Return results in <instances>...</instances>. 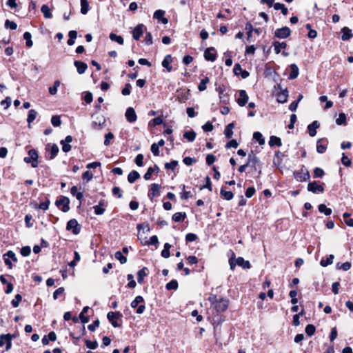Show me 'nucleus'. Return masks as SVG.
I'll use <instances>...</instances> for the list:
<instances>
[{"label":"nucleus","instance_id":"obj_1","mask_svg":"<svg viewBox=\"0 0 353 353\" xmlns=\"http://www.w3.org/2000/svg\"><path fill=\"white\" fill-rule=\"evenodd\" d=\"M232 256L229 259V263L231 270H234L235 268L236 265L239 266L243 267V268H250V263L248 261H245L243 257H238L236 260V262L234 261V258L235 254L233 252H232Z\"/></svg>","mask_w":353,"mask_h":353},{"label":"nucleus","instance_id":"obj_2","mask_svg":"<svg viewBox=\"0 0 353 353\" xmlns=\"http://www.w3.org/2000/svg\"><path fill=\"white\" fill-rule=\"evenodd\" d=\"M131 307L132 308H137L136 312L137 314H142L145 310V305L144 304V299L143 296L139 295L131 303Z\"/></svg>","mask_w":353,"mask_h":353},{"label":"nucleus","instance_id":"obj_3","mask_svg":"<svg viewBox=\"0 0 353 353\" xmlns=\"http://www.w3.org/2000/svg\"><path fill=\"white\" fill-rule=\"evenodd\" d=\"M38 157L37 151L32 149L28 152V157H26L23 160L26 163H30L32 168H37L39 165Z\"/></svg>","mask_w":353,"mask_h":353},{"label":"nucleus","instance_id":"obj_4","mask_svg":"<svg viewBox=\"0 0 353 353\" xmlns=\"http://www.w3.org/2000/svg\"><path fill=\"white\" fill-rule=\"evenodd\" d=\"M229 303V299L221 297L213 307L217 313H222L228 310Z\"/></svg>","mask_w":353,"mask_h":353},{"label":"nucleus","instance_id":"obj_5","mask_svg":"<svg viewBox=\"0 0 353 353\" xmlns=\"http://www.w3.org/2000/svg\"><path fill=\"white\" fill-rule=\"evenodd\" d=\"M107 318L114 327H119L121 324L117 323V320H121L123 314L119 311L109 312L107 314Z\"/></svg>","mask_w":353,"mask_h":353},{"label":"nucleus","instance_id":"obj_6","mask_svg":"<svg viewBox=\"0 0 353 353\" xmlns=\"http://www.w3.org/2000/svg\"><path fill=\"white\" fill-rule=\"evenodd\" d=\"M14 335L11 334H2L0 335V347L3 346V340H6V350L8 351L12 347V340L14 338Z\"/></svg>","mask_w":353,"mask_h":353},{"label":"nucleus","instance_id":"obj_7","mask_svg":"<svg viewBox=\"0 0 353 353\" xmlns=\"http://www.w3.org/2000/svg\"><path fill=\"white\" fill-rule=\"evenodd\" d=\"M307 190L313 193H321L324 191L323 184L319 182L313 181L307 185Z\"/></svg>","mask_w":353,"mask_h":353},{"label":"nucleus","instance_id":"obj_8","mask_svg":"<svg viewBox=\"0 0 353 353\" xmlns=\"http://www.w3.org/2000/svg\"><path fill=\"white\" fill-rule=\"evenodd\" d=\"M69 203V199L65 196H61L56 201L57 206L61 209L64 212H66L70 210Z\"/></svg>","mask_w":353,"mask_h":353},{"label":"nucleus","instance_id":"obj_9","mask_svg":"<svg viewBox=\"0 0 353 353\" xmlns=\"http://www.w3.org/2000/svg\"><path fill=\"white\" fill-rule=\"evenodd\" d=\"M290 29L286 26L276 29L274 33L275 37L279 39H285L288 37L290 35Z\"/></svg>","mask_w":353,"mask_h":353},{"label":"nucleus","instance_id":"obj_10","mask_svg":"<svg viewBox=\"0 0 353 353\" xmlns=\"http://www.w3.org/2000/svg\"><path fill=\"white\" fill-rule=\"evenodd\" d=\"M204 57L207 61H214L216 59V53L214 48H207L204 52Z\"/></svg>","mask_w":353,"mask_h":353},{"label":"nucleus","instance_id":"obj_11","mask_svg":"<svg viewBox=\"0 0 353 353\" xmlns=\"http://www.w3.org/2000/svg\"><path fill=\"white\" fill-rule=\"evenodd\" d=\"M145 29L143 24H139L132 30V37L134 40H139L143 34V30Z\"/></svg>","mask_w":353,"mask_h":353},{"label":"nucleus","instance_id":"obj_12","mask_svg":"<svg viewBox=\"0 0 353 353\" xmlns=\"http://www.w3.org/2000/svg\"><path fill=\"white\" fill-rule=\"evenodd\" d=\"M125 116L127 121L130 123L135 122L137 119V114L134 108L131 107L127 108Z\"/></svg>","mask_w":353,"mask_h":353},{"label":"nucleus","instance_id":"obj_13","mask_svg":"<svg viewBox=\"0 0 353 353\" xmlns=\"http://www.w3.org/2000/svg\"><path fill=\"white\" fill-rule=\"evenodd\" d=\"M295 179L298 181H307L310 179V174L309 172L307 170H301L300 172H296L294 173Z\"/></svg>","mask_w":353,"mask_h":353},{"label":"nucleus","instance_id":"obj_14","mask_svg":"<svg viewBox=\"0 0 353 353\" xmlns=\"http://www.w3.org/2000/svg\"><path fill=\"white\" fill-rule=\"evenodd\" d=\"M233 72L235 75H241L243 79H246L249 77L250 74L248 71L243 70L240 64H235Z\"/></svg>","mask_w":353,"mask_h":353},{"label":"nucleus","instance_id":"obj_15","mask_svg":"<svg viewBox=\"0 0 353 353\" xmlns=\"http://www.w3.org/2000/svg\"><path fill=\"white\" fill-rule=\"evenodd\" d=\"M161 186L157 183H152L150 185V189L148 192V197L153 199L154 197L159 195Z\"/></svg>","mask_w":353,"mask_h":353},{"label":"nucleus","instance_id":"obj_16","mask_svg":"<svg viewBox=\"0 0 353 353\" xmlns=\"http://www.w3.org/2000/svg\"><path fill=\"white\" fill-rule=\"evenodd\" d=\"M67 230H72L74 234H78L79 232L80 228L77 220H70L67 223Z\"/></svg>","mask_w":353,"mask_h":353},{"label":"nucleus","instance_id":"obj_17","mask_svg":"<svg viewBox=\"0 0 353 353\" xmlns=\"http://www.w3.org/2000/svg\"><path fill=\"white\" fill-rule=\"evenodd\" d=\"M72 141V137L70 135H68L64 140L61 141V145H62V150L64 152H68L71 150V145L70 143Z\"/></svg>","mask_w":353,"mask_h":353},{"label":"nucleus","instance_id":"obj_18","mask_svg":"<svg viewBox=\"0 0 353 353\" xmlns=\"http://www.w3.org/2000/svg\"><path fill=\"white\" fill-rule=\"evenodd\" d=\"M86 334L85 327L84 325H81V334H76V332H70V336L74 340L73 343L74 344H77V341H79L82 336Z\"/></svg>","mask_w":353,"mask_h":353},{"label":"nucleus","instance_id":"obj_19","mask_svg":"<svg viewBox=\"0 0 353 353\" xmlns=\"http://www.w3.org/2000/svg\"><path fill=\"white\" fill-rule=\"evenodd\" d=\"M149 274V270L147 267H143L137 272V281L139 283H143L144 277Z\"/></svg>","mask_w":353,"mask_h":353},{"label":"nucleus","instance_id":"obj_20","mask_svg":"<svg viewBox=\"0 0 353 353\" xmlns=\"http://www.w3.org/2000/svg\"><path fill=\"white\" fill-rule=\"evenodd\" d=\"M248 101V96L245 90H240L237 103L240 106H244Z\"/></svg>","mask_w":353,"mask_h":353},{"label":"nucleus","instance_id":"obj_21","mask_svg":"<svg viewBox=\"0 0 353 353\" xmlns=\"http://www.w3.org/2000/svg\"><path fill=\"white\" fill-rule=\"evenodd\" d=\"M57 340V334L54 332L52 331L48 334L45 335L42 339V343L43 345H46L50 341H55Z\"/></svg>","mask_w":353,"mask_h":353},{"label":"nucleus","instance_id":"obj_22","mask_svg":"<svg viewBox=\"0 0 353 353\" xmlns=\"http://www.w3.org/2000/svg\"><path fill=\"white\" fill-rule=\"evenodd\" d=\"M74 65L77 68V72L79 74L85 73L88 68L87 64L81 61H75L74 62Z\"/></svg>","mask_w":353,"mask_h":353},{"label":"nucleus","instance_id":"obj_23","mask_svg":"<svg viewBox=\"0 0 353 353\" xmlns=\"http://www.w3.org/2000/svg\"><path fill=\"white\" fill-rule=\"evenodd\" d=\"M165 11L162 10H157L154 13V18L161 21L163 24H167L168 20L164 17Z\"/></svg>","mask_w":353,"mask_h":353},{"label":"nucleus","instance_id":"obj_24","mask_svg":"<svg viewBox=\"0 0 353 353\" xmlns=\"http://www.w3.org/2000/svg\"><path fill=\"white\" fill-rule=\"evenodd\" d=\"M319 128V123L317 121H313L307 126L308 134L310 137H314L316 134V129Z\"/></svg>","mask_w":353,"mask_h":353},{"label":"nucleus","instance_id":"obj_25","mask_svg":"<svg viewBox=\"0 0 353 353\" xmlns=\"http://www.w3.org/2000/svg\"><path fill=\"white\" fill-rule=\"evenodd\" d=\"M274 50L276 54H279L282 50H284L287 47L285 42L274 41L272 43Z\"/></svg>","mask_w":353,"mask_h":353},{"label":"nucleus","instance_id":"obj_26","mask_svg":"<svg viewBox=\"0 0 353 353\" xmlns=\"http://www.w3.org/2000/svg\"><path fill=\"white\" fill-rule=\"evenodd\" d=\"M172 61V57L170 54L166 55L162 61V66L166 68L168 72H171L172 70V66H170V63Z\"/></svg>","mask_w":353,"mask_h":353},{"label":"nucleus","instance_id":"obj_27","mask_svg":"<svg viewBox=\"0 0 353 353\" xmlns=\"http://www.w3.org/2000/svg\"><path fill=\"white\" fill-rule=\"evenodd\" d=\"M288 97V92L287 90L281 91L277 94V101L283 103L287 101Z\"/></svg>","mask_w":353,"mask_h":353},{"label":"nucleus","instance_id":"obj_28","mask_svg":"<svg viewBox=\"0 0 353 353\" xmlns=\"http://www.w3.org/2000/svg\"><path fill=\"white\" fill-rule=\"evenodd\" d=\"M341 32L343 33L341 39L343 41L349 40L353 36L351 30L347 27L343 28Z\"/></svg>","mask_w":353,"mask_h":353},{"label":"nucleus","instance_id":"obj_29","mask_svg":"<svg viewBox=\"0 0 353 353\" xmlns=\"http://www.w3.org/2000/svg\"><path fill=\"white\" fill-rule=\"evenodd\" d=\"M172 220L175 222H181L186 218L185 212H176L172 215Z\"/></svg>","mask_w":353,"mask_h":353},{"label":"nucleus","instance_id":"obj_30","mask_svg":"<svg viewBox=\"0 0 353 353\" xmlns=\"http://www.w3.org/2000/svg\"><path fill=\"white\" fill-rule=\"evenodd\" d=\"M291 73L289 78L290 79H296L299 75V68L295 63L290 65Z\"/></svg>","mask_w":353,"mask_h":353},{"label":"nucleus","instance_id":"obj_31","mask_svg":"<svg viewBox=\"0 0 353 353\" xmlns=\"http://www.w3.org/2000/svg\"><path fill=\"white\" fill-rule=\"evenodd\" d=\"M41 11L46 19H51L52 17L51 10L47 5H43L41 6Z\"/></svg>","mask_w":353,"mask_h":353},{"label":"nucleus","instance_id":"obj_32","mask_svg":"<svg viewBox=\"0 0 353 353\" xmlns=\"http://www.w3.org/2000/svg\"><path fill=\"white\" fill-rule=\"evenodd\" d=\"M234 128V125L233 123H229L225 128L224 134L228 138L230 139L232 137L233 134V129Z\"/></svg>","mask_w":353,"mask_h":353},{"label":"nucleus","instance_id":"obj_33","mask_svg":"<svg viewBox=\"0 0 353 353\" xmlns=\"http://www.w3.org/2000/svg\"><path fill=\"white\" fill-rule=\"evenodd\" d=\"M140 178V174L138 172L133 170L130 172L128 176V181L129 183H132L138 179Z\"/></svg>","mask_w":353,"mask_h":353},{"label":"nucleus","instance_id":"obj_34","mask_svg":"<svg viewBox=\"0 0 353 353\" xmlns=\"http://www.w3.org/2000/svg\"><path fill=\"white\" fill-rule=\"evenodd\" d=\"M70 193L73 195V196H75L77 199H78L79 201H81L83 197V194L81 192H79L78 191V188L77 186H72L70 189Z\"/></svg>","mask_w":353,"mask_h":353},{"label":"nucleus","instance_id":"obj_35","mask_svg":"<svg viewBox=\"0 0 353 353\" xmlns=\"http://www.w3.org/2000/svg\"><path fill=\"white\" fill-rule=\"evenodd\" d=\"M48 147L50 148V159H53L59 152V147L56 144L48 145Z\"/></svg>","mask_w":353,"mask_h":353},{"label":"nucleus","instance_id":"obj_36","mask_svg":"<svg viewBox=\"0 0 353 353\" xmlns=\"http://www.w3.org/2000/svg\"><path fill=\"white\" fill-rule=\"evenodd\" d=\"M269 145L270 146L276 145V146L280 147L282 145L281 140L280 138H279L277 137L271 136L270 139V141H269Z\"/></svg>","mask_w":353,"mask_h":353},{"label":"nucleus","instance_id":"obj_37","mask_svg":"<svg viewBox=\"0 0 353 353\" xmlns=\"http://www.w3.org/2000/svg\"><path fill=\"white\" fill-rule=\"evenodd\" d=\"M90 6L87 0H81V12L83 14H86L89 11Z\"/></svg>","mask_w":353,"mask_h":353},{"label":"nucleus","instance_id":"obj_38","mask_svg":"<svg viewBox=\"0 0 353 353\" xmlns=\"http://www.w3.org/2000/svg\"><path fill=\"white\" fill-rule=\"evenodd\" d=\"M334 256L333 254H330L327 259H322L320 261V265L322 267H326L329 265H331L333 263V259Z\"/></svg>","mask_w":353,"mask_h":353},{"label":"nucleus","instance_id":"obj_39","mask_svg":"<svg viewBox=\"0 0 353 353\" xmlns=\"http://www.w3.org/2000/svg\"><path fill=\"white\" fill-rule=\"evenodd\" d=\"M196 135V134L194 131L190 130L184 132L183 137L188 140L189 141L192 142L194 141Z\"/></svg>","mask_w":353,"mask_h":353},{"label":"nucleus","instance_id":"obj_40","mask_svg":"<svg viewBox=\"0 0 353 353\" xmlns=\"http://www.w3.org/2000/svg\"><path fill=\"white\" fill-rule=\"evenodd\" d=\"M179 287V284H178V282L175 279H172L171 280L170 282H168L166 285H165V288L168 290H177Z\"/></svg>","mask_w":353,"mask_h":353},{"label":"nucleus","instance_id":"obj_41","mask_svg":"<svg viewBox=\"0 0 353 353\" xmlns=\"http://www.w3.org/2000/svg\"><path fill=\"white\" fill-rule=\"evenodd\" d=\"M319 211L321 213H323L325 215L328 216L332 214V209L327 208V206L325 204H320L318 207Z\"/></svg>","mask_w":353,"mask_h":353},{"label":"nucleus","instance_id":"obj_42","mask_svg":"<svg viewBox=\"0 0 353 353\" xmlns=\"http://www.w3.org/2000/svg\"><path fill=\"white\" fill-rule=\"evenodd\" d=\"M110 39L111 41L117 42L120 45H123L124 43L123 37L121 36L117 35L114 33H110Z\"/></svg>","mask_w":353,"mask_h":353},{"label":"nucleus","instance_id":"obj_43","mask_svg":"<svg viewBox=\"0 0 353 353\" xmlns=\"http://www.w3.org/2000/svg\"><path fill=\"white\" fill-rule=\"evenodd\" d=\"M253 139L258 141L259 145H263L265 143V139L263 137V135L259 132H255L253 134Z\"/></svg>","mask_w":353,"mask_h":353},{"label":"nucleus","instance_id":"obj_44","mask_svg":"<svg viewBox=\"0 0 353 353\" xmlns=\"http://www.w3.org/2000/svg\"><path fill=\"white\" fill-rule=\"evenodd\" d=\"M221 195L228 201L231 200L234 196V194L231 191H227L223 188L221 190Z\"/></svg>","mask_w":353,"mask_h":353},{"label":"nucleus","instance_id":"obj_45","mask_svg":"<svg viewBox=\"0 0 353 353\" xmlns=\"http://www.w3.org/2000/svg\"><path fill=\"white\" fill-rule=\"evenodd\" d=\"M37 115V112L35 110H30L28 112V115L27 118V121L30 125L35 119Z\"/></svg>","mask_w":353,"mask_h":353},{"label":"nucleus","instance_id":"obj_46","mask_svg":"<svg viewBox=\"0 0 353 353\" xmlns=\"http://www.w3.org/2000/svg\"><path fill=\"white\" fill-rule=\"evenodd\" d=\"M164 249L161 251V256L163 258H169L170 256V249L172 247L171 244H164Z\"/></svg>","mask_w":353,"mask_h":353},{"label":"nucleus","instance_id":"obj_47","mask_svg":"<svg viewBox=\"0 0 353 353\" xmlns=\"http://www.w3.org/2000/svg\"><path fill=\"white\" fill-rule=\"evenodd\" d=\"M258 161H259V159L254 154H252L248 155V162H247L248 165L255 166L256 164L258 163Z\"/></svg>","mask_w":353,"mask_h":353},{"label":"nucleus","instance_id":"obj_48","mask_svg":"<svg viewBox=\"0 0 353 353\" xmlns=\"http://www.w3.org/2000/svg\"><path fill=\"white\" fill-rule=\"evenodd\" d=\"M93 208L94 210V213L97 215L103 214L105 212V208L103 207L102 202H100L99 205H94Z\"/></svg>","mask_w":353,"mask_h":353},{"label":"nucleus","instance_id":"obj_49","mask_svg":"<svg viewBox=\"0 0 353 353\" xmlns=\"http://www.w3.org/2000/svg\"><path fill=\"white\" fill-rule=\"evenodd\" d=\"M60 84L61 82L59 80L55 81L54 85L49 88V93L52 95L56 94Z\"/></svg>","mask_w":353,"mask_h":353},{"label":"nucleus","instance_id":"obj_50","mask_svg":"<svg viewBox=\"0 0 353 353\" xmlns=\"http://www.w3.org/2000/svg\"><path fill=\"white\" fill-rule=\"evenodd\" d=\"M105 123V119L101 117L99 119V121H94L92 122V128L99 130L102 128V125Z\"/></svg>","mask_w":353,"mask_h":353},{"label":"nucleus","instance_id":"obj_51","mask_svg":"<svg viewBox=\"0 0 353 353\" xmlns=\"http://www.w3.org/2000/svg\"><path fill=\"white\" fill-rule=\"evenodd\" d=\"M305 331V333L307 335L311 336L314 334L315 331H316V327L312 324H308L307 325H306Z\"/></svg>","mask_w":353,"mask_h":353},{"label":"nucleus","instance_id":"obj_52","mask_svg":"<svg viewBox=\"0 0 353 353\" xmlns=\"http://www.w3.org/2000/svg\"><path fill=\"white\" fill-rule=\"evenodd\" d=\"M343 217L345 224L350 227H353V219L350 218V214L347 212H345L343 214Z\"/></svg>","mask_w":353,"mask_h":353},{"label":"nucleus","instance_id":"obj_53","mask_svg":"<svg viewBox=\"0 0 353 353\" xmlns=\"http://www.w3.org/2000/svg\"><path fill=\"white\" fill-rule=\"evenodd\" d=\"M209 81H210V79L207 77H205L204 79H203L198 85L199 90V91L205 90L206 89V85H207V83H209Z\"/></svg>","mask_w":353,"mask_h":353},{"label":"nucleus","instance_id":"obj_54","mask_svg":"<svg viewBox=\"0 0 353 353\" xmlns=\"http://www.w3.org/2000/svg\"><path fill=\"white\" fill-rule=\"evenodd\" d=\"M159 170V168H158V167H157V166H156V165H155L154 168H152V167H150V168L148 169V170H147V172H145V174H144V176H143V177H144V179H145V180H149V179H151V176H152V173L154 172V170Z\"/></svg>","mask_w":353,"mask_h":353},{"label":"nucleus","instance_id":"obj_55","mask_svg":"<svg viewBox=\"0 0 353 353\" xmlns=\"http://www.w3.org/2000/svg\"><path fill=\"white\" fill-rule=\"evenodd\" d=\"M85 345L88 349L95 350L98 347V343L97 341H92L89 339L85 340Z\"/></svg>","mask_w":353,"mask_h":353},{"label":"nucleus","instance_id":"obj_56","mask_svg":"<svg viewBox=\"0 0 353 353\" xmlns=\"http://www.w3.org/2000/svg\"><path fill=\"white\" fill-rule=\"evenodd\" d=\"M31 37H32V35H31V34L29 32H26L23 34V39L26 41V46L28 48L32 47V45H33L32 41L31 39Z\"/></svg>","mask_w":353,"mask_h":353},{"label":"nucleus","instance_id":"obj_57","mask_svg":"<svg viewBox=\"0 0 353 353\" xmlns=\"http://www.w3.org/2000/svg\"><path fill=\"white\" fill-rule=\"evenodd\" d=\"M337 125H345L346 124V115L345 113H340L339 117L336 119Z\"/></svg>","mask_w":353,"mask_h":353},{"label":"nucleus","instance_id":"obj_58","mask_svg":"<svg viewBox=\"0 0 353 353\" xmlns=\"http://www.w3.org/2000/svg\"><path fill=\"white\" fill-rule=\"evenodd\" d=\"M327 149V144H323L321 143V140H319L317 141V145H316V151L319 152V153H323L325 152Z\"/></svg>","mask_w":353,"mask_h":353},{"label":"nucleus","instance_id":"obj_59","mask_svg":"<svg viewBox=\"0 0 353 353\" xmlns=\"http://www.w3.org/2000/svg\"><path fill=\"white\" fill-rule=\"evenodd\" d=\"M5 27L6 28H9L14 30L17 29V25L15 22L6 19L5 21Z\"/></svg>","mask_w":353,"mask_h":353},{"label":"nucleus","instance_id":"obj_60","mask_svg":"<svg viewBox=\"0 0 353 353\" xmlns=\"http://www.w3.org/2000/svg\"><path fill=\"white\" fill-rule=\"evenodd\" d=\"M22 299V296L21 294H17L15 295L14 299H12L11 303L13 307H17L19 305L20 301Z\"/></svg>","mask_w":353,"mask_h":353},{"label":"nucleus","instance_id":"obj_61","mask_svg":"<svg viewBox=\"0 0 353 353\" xmlns=\"http://www.w3.org/2000/svg\"><path fill=\"white\" fill-rule=\"evenodd\" d=\"M351 265H352L351 263L349 261H347V262L342 263L340 266H339V263H337L336 268L339 269H341L344 271H347L351 268Z\"/></svg>","mask_w":353,"mask_h":353},{"label":"nucleus","instance_id":"obj_62","mask_svg":"<svg viewBox=\"0 0 353 353\" xmlns=\"http://www.w3.org/2000/svg\"><path fill=\"white\" fill-rule=\"evenodd\" d=\"M51 123L54 127H58L61 124L60 117L57 115L52 116L51 118Z\"/></svg>","mask_w":353,"mask_h":353},{"label":"nucleus","instance_id":"obj_63","mask_svg":"<svg viewBox=\"0 0 353 353\" xmlns=\"http://www.w3.org/2000/svg\"><path fill=\"white\" fill-rule=\"evenodd\" d=\"M114 134L112 132H108L105 135L104 145L108 146L110 144V141L114 139Z\"/></svg>","mask_w":353,"mask_h":353},{"label":"nucleus","instance_id":"obj_64","mask_svg":"<svg viewBox=\"0 0 353 353\" xmlns=\"http://www.w3.org/2000/svg\"><path fill=\"white\" fill-rule=\"evenodd\" d=\"M31 252V248L30 246H24L23 247L21 250L20 253L23 256H28L30 254Z\"/></svg>","mask_w":353,"mask_h":353}]
</instances>
